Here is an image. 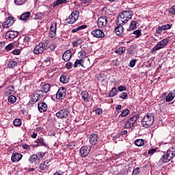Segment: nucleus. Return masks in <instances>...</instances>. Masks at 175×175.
I'll return each mask as SVG.
<instances>
[{
	"instance_id": "f257e3e1",
	"label": "nucleus",
	"mask_w": 175,
	"mask_h": 175,
	"mask_svg": "<svg viewBox=\"0 0 175 175\" xmlns=\"http://www.w3.org/2000/svg\"><path fill=\"white\" fill-rule=\"evenodd\" d=\"M133 16V12L130 10L122 11L118 15L116 21L118 23H122V24H126L131 18Z\"/></svg>"
},
{
	"instance_id": "f03ea898",
	"label": "nucleus",
	"mask_w": 175,
	"mask_h": 175,
	"mask_svg": "<svg viewBox=\"0 0 175 175\" xmlns=\"http://www.w3.org/2000/svg\"><path fill=\"white\" fill-rule=\"evenodd\" d=\"M175 157V148H170V149L167 151L166 154H164L161 158L160 159V162H163V163H167V162H170L172 158Z\"/></svg>"
},
{
	"instance_id": "7ed1b4c3",
	"label": "nucleus",
	"mask_w": 175,
	"mask_h": 175,
	"mask_svg": "<svg viewBox=\"0 0 175 175\" xmlns=\"http://www.w3.org/2000/svg\"><path fill=\"white\" fill-rule=\"evenodd\" d=\"M141 122L142 126L148 128V126H151V125L154 124V116H152V114L151 113H148L143 118Z\"/></svg>"
},
{
	"instance_id": "20e7f679",
	"label": "nucleus",
	"mask_w": 175,
	"mask_h": 175,
	"mask_svg": "<svg viewBox=\"0 0 175 175\" xmlns=\"http://www.w3.org/2000/svg\"><path fill=\"white\" fill-rule=\"evenodd\" d=\"M47 46H49V44L46 42H40L34 47L33 53L36 55L42 54L47 49Z\"/></svg>"
},
{
	"instance_id": "39448f33",
	"label": "nucleus",
	"mask_w": 175,
	"mask_h": 175,
	"mask_svg": "<svg viewBox=\"0 0 175 175\" xmlns=\"http://www.w3.org/2000/svg\"><path fill=\"white\" fill-rule=\"evenodd\" d=\"M169 43V40L166 38L162 40L161 41H159L151 50L150 53L151 54H154L156 51H158V50H161V49H165L166 46H167V44Z\"/></svg>"
},
{
	"instance_id": "423d86ee",
	"label": "nucleus",
	"mask_w": 175,
	"mask_h": 175,
	"mask_svg": "<svg viewBox=\"0 0 175 175\" xmlns=\"http://www.w3.org/2000/svg\"><path fill=\"white\" fill-rule=\"evenodd\" d=\"M80 16V13L79 11H73L69 17L66 19V24H75V21L79 20V17Z\"/></svg>"
},
{
	"instance_id": "0eeeda50",
	"label": "nucleus",
	"mask_w": 175,
	"mask_h": 175,
	"mask_svg": "<svg viewBox=\"0 0 175 175\" xmlns=\"http://www.w3.org/2000/svg\"><path fill=\"white\" fill-rule=\"evenodd\" d=\"M138 118L139 114H135V116H133L126 122L125 128H126V129H131V128L134 126L135 124H136V122L137 121Z\"/></svg>"
},
{
	"instance_id": "6e6552de",
	"label": "nucleus",
	"mask_w": 175,
	"mask_h": 175,
	"mask_svg": "<svg viewBox=\"0 0 175 175\" xmlns=\"http://www.w3.org/2000/svg\"><path fill=\"white\" fill-rule=\"evenodd\" d=\"M55 116L56 117H57V118H60V120H64V118H68L69 116V110H68V109L66 108L62 109L57 112Z\"/></svg>"
},
{
	"instance_id": "1a4fd4ad",
	"label": "nucleus",
	"mask_w": 175,
	"mask_h": 175,
	"mask_svg": "<svg viewBox=\"0 0 175 175\" xmlns=\"http://www.w3.org/2000/svg\"><path fill=\"white\" fill-rule=\"evenodd\" d=\"M49 36L52 39L57 37V23L51 22L50 26Z\"/></svg>"
},
{
	"instance_id": "9d476101",
	"label": "nucleus",
	"mask_w": 175,
	"mask_h": 175,
	"mask_svg": "<svg viewBox=\"0 0 175 175\" xmlns=\"http://www.w3.org/2000/svg\"><path fill=\"white\" fill-rule=\"evenodd\" d=\"M117 27L114 29V32L118 35V36H120V35H122L124 33V27L123 25H125V23H122V22H119L118 21H116Z\"/></svg>"
},
{
	"instance_id": "9b49d317",
	"label": "nucleus",
	"mask_w": 175,
	"mask_h": 175,
	"mask_svg": "<svg viewBox=\"0 0 175 175\" xmlns=\"http://www.w3.org/2000/svg\"><path fill=\"white\" fill-rule=\"evenodd\" d=\"M65 96H66V89L61 87L56 93V98L62 100V99L65 98Z\"/></svg>"
},
{
	"instance_id": "f8f14e48",
	"label": "nucleus",
	"mask_w": 175,
	"mask_h": 175,
	"mask_svg": "<svg viewBox=\"0 0 175 175\" xmlns=\"http://www.w3.org/2000/svg\"><path fill=\"white\" fill-rule=\"evenodd\" d=\"M91 35H92L94 38H96L97 39H102L105 38V33L103 32V31L99 29H96L92 31Z\"/></svg>"
},
{
	"instance_id": "ddd939ff",
	"label": "nucleus",
	"mask_w": 175,
	"mask_h": 175,
	"mask_svg": "<svg viewBox=\"0 0 175 175\" xmlns=\"http://www.w3.org/2000/svg\"><path fill=\"white\" fill-rule=\"evenodd\" d=\"M97 25L98 28H105L107 25V18L106 16H102L98 18L97 21Z\"/></svg>"
},
{
	"instance_id": "4468645a",
	"label": "nucleus",
	"mask_w": 175,
	"mask_h": 175,
	"mask_svg": "<svg viewBox=\"0 0 175 175\" xmlns=\"http://www.w3.org/2000/svg\"><path fill=\"white\" fill-rule=\"evenodd\" d=\"M91 152V147L87 146H82L79 150V155L82 157H88V155Z\"/></svg>"
},
{
	"instance_id": "2eb2a0df",
	"label": "nucleus",
	"mask_w": 175,
	"mask_h": 175,
	"mask_svg": "<svg viewBox=\"0 0 175 175\" xmlns=\"http://www.w3.org/2000/svg\"><path fill=\"white\" fill-rule=\"evenodd\" d=\"M18 33L17 31H8L5 33V39H14L18 36Z\"/></svg>"
},
{
	"instance_id": "dca6fc26",
	"label": "nucleus",
	"mask_w": 175,
	"mask_h": 175,
	"mask_svg": "<svg viewBox=\"0 0 175 175\" xmlns=\"http://www.w3.org/2000/svg\"><path fill=\"white\" fill-rule=\"evenodd\" d=\"M38 100H40V98L36 96L35 94L33 96L31 97V99L29 101V103L27 104V107L28 109H31L38 102Z\"/></svg>"
},
{
	"instance_id": "f3484780",
	"label": "nucleus",
	"mask_w": 175,
	"mask_h": 175,
	"mask_svg": "<svg viewBox=\"0 0 175 175\" xmlns=\"http://www.w3.org/2000/svg\"><path fill=\"white\" fill-rule=\"evenodd\" d=\"M13 24H14V18L13 16H9L2 25L3 28H10Z\"/></svg>"
},
{
	"instance_id": "a211bd4d",
	"label": "nucleus",
	"mask_w": 175,
	"mask_h": 175,
	"mask_svg": "<svg viewBox=\"0 0 175 175\" xmlns=\"http://www.w3.org/2000/svg\"><path fill=\"white\" fill-rule=\"evenodd\" d=\"M89 142L92 146H95L98 143V135L96 133H92L90 135Z\"/></svg>"
},
{
	"instance_id": "6ab92c4d",
	"label": "nucleus",
	"mask_w": 175,
	"mask_h": 175,
	"mask_svg": "<svg viewBox=\"0 0 175 175\" xmlns=\"http://www.w3.org/2000/svg\"><path fill=\"white\" fill-rule=\"evenodd\" d=\"M72 58V53L70 52V50L66 51L62 55V59L65 61V62H68Z\"/></svg>"
},
{
	"instance_id": "aec40b11",
	"label": "nucleus",
	"mask_w": 175,
	"mask_h": 175,
	"mask_svg": "<svg viewBox=\"0 0 175 175\" xmlns=\"http://www.w3.org/2000/svg\"><path fill=\"white\" fill-rule=\"evenodd\" d=\"M47 104L44 102L40 103L38 105V109L40 113H44V111H47Z\"/></svg>"
},
{
	"instance_id": "412c9836",
	"label": "nucleus",
	"mask_w": 175,
	"mask_h": 175,
	"mask_svg": "<svg viewBox=\"0 0 175 175\" xmlns=\"http://www.w3.org/2000/svg\"><path fill=\"white\" fill-rule=\"evenodd\" d=\"M21 158H23V154L20 153H14L12 155L11 161L12 162H18L21 161Z\"/></svg>"
},
{
	"instance_id": "4be33fe9",
	"label": "nucleus",
	"mask_w": 175,
	"mask_h": 175,
	"mask_svg": "<svg viewBox=\"0 0 175 175\" xmlns=\"http://www.w3.org/2000/svg\"><path fill=\"white\" fill-rule=\"evenodd\" d=\"M73 66L74 68H77L78 66H82V68H87L85 66H84V59H77L75 62Z\"/></svg>"
},
{
	"instance_id": "5701e85b",
	"label": "nucleus",
	"mask_w": 175,
	"mask_h": 175,
	"mask_svg": "<svg viewBox=\"0 0 175 175\" xmlns=\"http://www.w3.org/2000/svg\"><path fill=\"white\" fill-rule=\"evenodd\" d=\"M174 96H175V90H172L165 97V102H172V100L174 99Z\"/></svg>"
},
{
	"instance_id": "b1692460",
	"label": "nucleus",
	"mask_w": 175,
	"mask_h": 175,
	"mask_svg": "<svg viewBox=\"0 0 175 175\" xmlns=\"http://www.w3.org/2000/svg\"><path fill=\"white\" fill-rule=\"evenodd\" d=\"M30 16H31V12H25L21 15L20 20H21L22 21H27V20L29 18Z\"/></svg>"
},
{
	"instance_id": "393cba45",
	"label": "nucleus",
	"mask_w": 175,
	"mask_h": 175,
	"mask_svg": "<svg viewBox=\"0 0 175 175\" xmlns=\"http://www.w3.org/2000/svg\"><path fill=\"white\" fill-rule=\"evenodd\" d=\"M35 142L37 143V144H39V146H42L43 147H46L49 148V145L44 143V141L42 137H38Z\"/></svg>"
},
{
	"instance_id": "a878e982",
	"label": "nucleus",
	"mask_w": 175,
	"mask_h": 175,
	"mask_svg": "<svg viewBox=\"0 0 175 175\" xmlns=\"http://www.w3.org/2000/svg\"><path fill=\"white\" fill-rule=\"evenodd\" d=\"M51 85L49 83H46L42 85L41 90L44 92V94H47L50 91Z\"/></svg>"
},
{
	"instance_id": "bb28decb",
	"label": "nucleus",
	"mask_w": 175,
	"mask_h": 175,
	"mask_svg": "<svg viewBox=\"0 0 175 175\" xmlns=\"http://www.w3.org/2000/svg\"><path fill=\"white\" fill-rule=\"evenodd\" d=\"M83 43V40L81 38H77L72 42V47H79L80 44Z\"/></svg>"
},
{
	"instance_id": "cd10ccee",
	"label": "nucleus",
	"mask_w": 175,
	"mask_h": 175,
	"mask_svg": "<svg viewBox=\"0 0 175 175\" xmlns=\"http://www.w3.org/2000/svg\"><path fill=\"white\" fill-rule=\"evenodd\" d=\"M81 95L82 99H83L84 102H85L86 103L88 102H89V100H88V96H89L88 92L83 91V92H81Z\"/></svg>"
},
{
	"instance_id": "c85d7f7f",
	"label": "nucleus",
	"mask_w": 175,
	"mask_h": 175,
	"mask_svg": "<svg viewBox=\"0 0 175 175\" xmlns=\"http://www.w3.org/2000/svg\"><path fill=\"white\" fill-rule=\"evenodd\" d=\"M17 66V62L16 61L11 59L8 62V67L10 68V69H13V68H16Z\"/></svg>"
},
{
	"instance_id": "c756f323",
	"label": "nucleus",
	"mask_w": 175,
	"mask_h": 175,
	"mask_svg": "<svg viewBox=\"0 0 175 175\" xmlns=\"http://www.w3.org/2000/svg\"><path fill=\"white\" fill-rule=\"evenodd\" d=\"M134 144H135L137 147H142V146L144 145V139H137L134 142Z\"/></svg>"
},
{
	"instance_id": "7c9ffc66",
	"label": "nucleus",
	"mask_w": 175,
	"mask_h": 175,
	"mask_svg": "<svg viewBox=\"0 0 175 175\" xmlns=\"http://www.w3.org/2000/svg\"><path fill=\"white\" fill-rule=\"evenodd\" d=\"M44 92L42 90H36L35 94L40 98L42 99V98L44 97Z\"/></svg>"
},
{
	"instance_id": "2f4dec72",
	"label": "nucleus",
	"mask_w": 175,
	"mask_h": 175,
	"mask_svg": "<svg viewBox=\"0 0 175 175\" xmlns=\"http://www.w3.org/2000/svg\"><path fill=\"white\" fill-rule=\"evenodd\" d=\"M59 80L60 82L63 84H66V83H69V78H68L66 75H61Z\"/></svg>"
},
{
	"instance_id": "473e14b6",
	"label": "nucleus",
	"mask_w": 175,
	"mask_h": 175,
	"mask_svg": "<svg viewBox=\"0 0 175 175\" xmlns=\"http://www.w3.org/2000/svg\"><path fill=\"white\" fill-rule=\"evenodd\" d=\"M46 155V153H44L42 152H39L36 154V157H37V161H42L43 158H44Z\"/></svg>"
},
{
	"instance_id": "72a5a7b5",
	"label": "nucleus",
	"mask_w": 175,
	"mask_h": 175,
	"mask_svg": "<svg viewBox=\"0 0 175 175\" xmlns=\"http://www.w3.org/2000/svg\"><path fill=\"white\" fill-rule=\"evenodd\" d=\"M66 0H57L53 3V6L55 8V6H58V5H62L63 3H66Z\"/></svg>"
},
{
	"instance_id": "f704fd0d",
	"label": "nucleus",
	"mask_w": 175,
	"mask_h": 175,
	"mask_svg": "<svg viewBox=\"0 0 175 175\" xmlns=\"http://www.w3.org/2000/svg\"><path fill=\"white\" fill-rule=\"evenodd\" d=\"M118 94V90H117V88H113L111 92H109L110 98H113V96H116Z\"/></svg>"
},
{
	"instance_id": "c9c22d12",
	"label": "nucleus",
	"mask_w": 175,
	"mask_h": 175,
	"mask_svg": "<svg viewBox=\"0 0 175 175\" xmlns=\"http://www.w3.org/2000/svg\"><path fill=\"white\" fill-rule=\"evenodd\" d=\"M131 113V111L129 109H124L119 117H126V116H129V114Z\"/></svg>"
},
{
	"instance_id": "e433bc0d",
	"label": "nucleus",
	"mask_w": 175,
	"mask_h": 175,
	"mask_svg": "<svg viewBox=\"0 0 175 175\" xmlns=\"http://www.w3.org/2000/svg\"><path fill=\"white\" fill-rule=\"evenodd\" d=\"M115 53H116V54H118L119 55H121V54H124V53H125V47H119L115 51Z\"/></svg>"
},
{
	"instance_id": "4c0bfd02",
	"label": "nucleus",
	"mask_w": 175,
	"mask_h": 175,
	"mask_svg": "<svg viewBox=\"0 0 175 175\" xmlns=\"http://www.w3.org/2000/svg\"><path fill=\"white\" fill-rule=\"evenodd\" d=\"M87 28V25H81L76 29H73L72 30V33H76V32H79V31H81V29H85Z\"/></svg>"
},
{
	"instance_id": "58836bf2",
	"label": "nucleus",
	"mask_w": 175,
	"mask_h": 175,
	"mask_svg": "<svg viewBox=\"0 0 175 175\" xmlns=\"http://www.w3.org/2000/svg\"><path fill=\"white\" fill-rule=\"evenodd\" d=\"M133 35H135V39L139 38V37L142 36V30L141 29H137V30H135L133 32Z\"/></svg>"
},
{
	"instance_id": "ea45409f",
	"label": "nucleus",
	"mask_w": 175,
	"mask_h": 175,
	"mask_svg": "<svg viewBox=\"0 0 175 175\" xmlns=\"http://www.w3.org/2000/svg\"><path fill=\"white\" fill-rule=\"evenodd\" d=\"M39 169H40V170H42V171H44L45 169H47V165L46 164V161H42L40 164Z\"/></svg>"
},
{
	"instance_id": "a19ab883",
	"label": "nucleus",
	"mask_w": 175,
	"mask_h": 175,
	"mask_svg": "<svg viewBox=\"0 0 175 175\" xmlns=\"http://www.w3.org/2000/svg\"><path fill=\"white\" fill-rule=\"evenodd\" d=\"M36 161H38V158L36 157V154H32L29 158V162H30V163H33V162H36Z\"/></svg>"
},
{
	"instance_id": "79ce46f5",
	"label": "nucleus",
	"mask_w": 175,
	"mask_h": 175,
	"mask_svg": "<svg viewBox=\"0 0 175 175\" xmlns=\"http://www.w3.org/2000/svg\"><path fill=\"white\" fill-rule=\"evenodd\" d=\"M16 100H17V98L14 95H10L8 97L9 103H16Z\"/></svg>"
},
{
	"instance_id": "37998d69",
	"label": "nucleus",
	"mask_w": 175,
	"mask_h": 175,
	"mask_svg": "<svg viewBox=\"0 0 175 175\" xmlns=\"http://www.w3.org/2000/svg\"><path fill=\"white\" fill-rule=\"evenodd\" d=\"M6 92L8 95L13 94L14 92V87L13 85H9Z\"/></svg>"
},
{
	"instance_id": "c03bdc74",
	"label": "nucleus",
	"mask_w": 175,
	"mask_h": 175,
	"mask_svg": "<svg viewBox=\"0 0 175 175\" xmlns=\"http://www.w3.org/2000/svg\"><path fill=\"white\" fill-rule=\"evenodd\" d=\"M13 124L16 126H21V120L16 118L13 121Z\"/></svg>"
},
{
	"instance_id": "a18cd8bd",
	"label": "nucleus",
	"mask_w": 175,
	"mask_h": 175,
	"mask_svg": "<svg viewBox=\"0 0 175 175\" xmlns=\"http://www.w3.org/2000/svg\"><path fill=\"white\" fill-rule=\"evenodd\" d=\"M137 25V23L136 21H132L130 23L129 29H131V31H133L135 28H136Z\"/></svg>"
},
{
	"instance_id": "49530a36",
	"label": "nucleus",
	"mask_w": 175,
	"mask_h": 175,
	"mask_svg": "<svg viewBox=\"0 0 175 175\" xmlns=\"http://www.w3.org/2000/svg\"><path fill=\"white\" fill-rule=\"evenodd\" d=\"M25 2H27V0H14L15 5H18V6L24 5Z\"/></svg>"
},
{
	"instance_id": "de8ad7c7",
	"label": "nucleus",
	"mask_w": 175,
	"mask_h": 175,
	"mask_svg": "<svg viewBox=\"0 0 175 175\" xmlns=\"http://www.w3.org/2000/svg\"><path fill=\"white\" fill-rule=\"evenodd\" d=\"M51 57H48L43 62L44 65H46V66H49L50 64H51Z\"/></svg>"
},
{
	"instance_id": "09e8293b",
	"label": "nucleus",
	"mask_w": 175,
	"mask_h": 175,
	"mask_svg": "<svg viewBox=\"0 0 175 175\" xmlns=\"http://www.w3.org/2000/svg\"><path fill=\"white\" fill-rule=\"evenodd\" d=\"M136 61H137V59H132V60L130 62V63H129V66L130 68H135V66L136 65Z\"/></svg>"
},
{
	"instance_id": "8fccbe9b",
	"label": "nucleus",
	"mask_w": 175,
	"mask_h": 175,
	"mask_svg": "<svg viewBox=\"0 0 175 175\" xmlns=\"http://www.w3.org/2000/svg\"><path fill=\"white\" fill-rule=\"evenodd\" d=\"M161 27L163 28V31H167V29H170V28H172V25L167 24L161 26Z\"/></svg>"
},
{
	"instance_id": "3c124183",
	"label": "nucleus",
	"mask_w": 175,
	"mask_h": 175,
	"mask_svg": "<svg viewBox=\"0 0 175 175\" xmlns=\"http://www.w3.org/2000/svg\"><path fill=\"white\" fill-rule=\"evenodd\" d=\"M141 170H140V167H137L135 169H134L133 170V175H139V174L140 173Z\"/></svg>"
},
{
	"instance_id": "603ef678",
	"label": "nucleus",
	"mask_w": 175,
	"mask_h": 175,
	"mask_svg": "<svg viewBox=\"0 0 175 175\" xmlns=\"http://www.w3.org/2000/svg\"><path fill=\"white\" fill-rule=\"evenodd\" d=\"M119 98H120V99H126V98H128V94H126V92H122Z\"/></svg>"
},
{
	"instance_id": "864d4df0",
	"label": "nucleus",
	"mask_w": 175,
	"mask_h": 175,
	"mask_svg": "<svg viewBox=\"0 0 175 175\" xmlns=\"http://www.w3.org/2000/svg\"><path fill=\"white\" fill-rule=\"evenodd\" d=\"M169 13H170V14H174V15H175V5H172V6L169 9Z\"/></svg>"
},
{
	"instance_id": "5fc2aeb1",
	"label": "nucleus",
	"mask_w": 175,
	"mask_h": 175,
	"mask_svg": "<svg viewBox=\"0 0 175 175\" xmlns=\"http://www.w3.org/2000/svg\"><path fill=\"white\" fill-rule=\"evenodd\" d=\"M66 68L67 69H72V68H73V64L70 62H68L66 64Z\"/></svg>"
},
{
	"instance_id": "6e6d98bb",
	"label": "nucleus",
	"mask_w": 175,
	"mask_h": 175,
	"mask_svg": "<svg viewBox=\"0 0 175 175\" xmlns=\"http://www.w3.org/2000/svg\"><path fill=\"white\" fill-rule=\"evenodd\" d=\"M96 114L100 116L103 113V110L100 108H97L95 110Z\"/></svg>"
},
{
	"instance_id": "4d7b16f0",
	"label": "nucleus",
	"mask_w": 175,
	"mask_h": 175,
	"mask_svg": "<svg viewBox=\"0 0 175 175\" xmlns=\"http://www.w3.org/2000/svg\"><path fill=\"white\" fill-rule=\"evenodd\" d=\"M118 91H120V92H122V91H126V87L124 86V85H120L118 88Z\"/></svg>"
},
{
	"instance_id": "13d9d810",
	"label": "nucleus",
	"mask_w": 175,
	"mask_h": 175,
	"mask_svg": "<svg viewBox=\"0 0 175 175\" xmlns=\"http://www.w3.org/2000/svg\"><path fill=\"white\" fill-rule=\"evenodd\" d=\"M13 49V44H9L8 45H7L5 47V49L7 51H10V50H12Z\"/></svg>"
},
{
	"instance_id": "bf43d9fd",
	"label": "nucleus",
	"mask_w": 175,
	"mask_h": 175,
	"mask_svg": "<svg viewBox=\"0 0 175 175\" xmlns=\"http://www.w3.org/2000/svg\"><path fill=\"white\" fill-rule=\"evenodd\" d=\"M155 152H157V150L155 148H152L148 150V154H149V155H154Z\"/></svg>"
},
{
	"instance_id": "052dcab7",
	"label": "nucleus",
	"mask_w": 175,
	"mask_h": 175,
	"mask_svg": "<svg viewBox=\"0 0 175 175\" xmlns=\"http://www.w3.org/2000/svg\"><path fill=\"white\" fill-rule=\"evenodd\" d=\"M21 51H20V49H14V51H12V54H14V55H20Z\"/></svg>"
},
{
	"instance_id": "680f3d73",
	"label": "nucleus",
	"mask_w": 175,
	"mask_h": 175,
	"mask_svg": "<svg viewBox=\"0 0 175 175\" xmlns=\"http://www.w3.org/2000/svg\"><path fill=\"white\" fill-rule=\"evenodd\" d=\"M24 43H29L31 42V38L29 36H25L23 39Z\"/></svg>"
},
{
	"instance_id": "e2e57ef3",
	"label": "nucleus",
	"mask_w": 175,
	"mask_h": 175,
	"mask_svg": "<svg viewBox=\"0 0 175 175\" xmlns=\"http://www.w3.org/2000/svg\"><path fill=\"white\" fill-rule=\"evenodd\" d=\"M163 31V29L162 26H161V27L159 26V27L157 29V30H156V33H159V34L162 33V31Z\"/></svg>"
},
{
	"instance_id": "0e129e2a",
	"label": "nucleus",
	"mask_w": 175,
	"mask_h": 175,
	"mask_svg": "<svg viewBox=\"0 0 175 175\" xmlns=\"http://www.w3.org/2000/svg\"><path fill=\"white\" fill-rule=\"evenodd\" d=\"M49 48L51 49V50L54 51L55 50V49L57 48V45H55V44H52L49 46Z\"/></svg>"
},
{
	"instance_id": "69168bd1",
	"label": "nucleus",
	"mask_w": 175,
	"mask_h": 175,
	"mask_svg": "<svg viewBox=\"0 0 175 175\" xmlns=\"http://www.w3.org/2000/svg\"><path fill=\"white\" fill-rule=\"evenodd\" d=\"M79 57H85V51H81L78 53Z\"/></svg>"
},
{
	"instance_id": "338daca9",
	"label": "nucleus",
	"mask_w": 175,
	"mask_h": 175,
	"mask_svg": "<svg viewBox=\"0 0 175 175\" xmlns=\"http://www.w3.org/2000/svg\"><path fill=\"white\" fill-rule=\"evenodd\" d=\"M100 77L101 78L102 81H105L106 80V75L105 74L100 75Z\"/></svg>"
},
{
	"instance_id": "774afa93",
	"label": "nucleus",
	"mask_w": 175,
	"mask_h": 175,
	"mask_svg": "<svg viewBox=\"0 0 175 175\" xmlns=\"http://www.w3.org/2000/svg\"><path fill=\"white\" fill-rule=\"evenodd\" d=\"M122 109V105H118L116 107V111H118V110H121Z\"/></svg>"
}]
</instances>
